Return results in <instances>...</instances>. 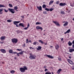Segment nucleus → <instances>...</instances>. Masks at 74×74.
Segmentation results:
<instances>
[{
    "label": "nucleus",
    "instance_id": "obj_14",
    "mask_svg": "<svg viewBox=\"0 0 74 74\" xmlns=\"http://www.w3.org/2000/svg\"><path fill=\"white\" fill-rule=\"evenodd\" d=\"M37 8L39 11H42V8L41 6H40L39 7L37 6Z\"/></svg>",
    "mask_w": 74,
    "mask_h": 74
},
{
    "label": "nucleus",
    "instance_id": "obj_50",
    "mask_svg": "<svg viewBox=\"0 0 74 74\" xmlns=\"http://www.w3.org/2000/svg\"><path fill=\"white\" fill-rule=\"evenodd\" d=\"M17 55L18 56H19V53H17Z\"/></svg>",
    "mask_w": 74,
    "mask_h": 74
},
{
    "label": "nucleus",
    "instance_id": "obj_44",
    "mask_svg": "<svg viewBox=\"0 0 74 74\" xmlns=\"http://www.w3.org/2000/svg\"><path fill=\"white\" fill-rule=\"evenodd\" d=\"M17 50L18 51H22V49H17Z\"/></svg>",
    "mask_w": 74,
    "mask_h": 74
},
{
    "label": "nucleus",
    "instance_id": "obj_15",
    "mask_svg": "<svg viewBox=\"0 0 74 74\" xmlns=\"http://www.w3.org/2000/svg\"><path fill=\"white\" fill-rule=\"evenodd\" d=\"M59 48V46L57 45L55 46V48L56 49H58Z\"/></svg>",
    "mask_w": 74,
    "mask_h": 74
},
{
    "label": "nucleus",
    "instance_id": "obj_48",
    "mask_svg": "<svg viewBox=\"0 0 74 74\" xmlns=\"http://www.w3.org/2000/svg\"><path fill=\"white\" fill-rule=\"evenodd\" d=\"M17 53L16 52H13V53H14V54H16V53Z\"/></svg>",
    "mask_w": 74,
    "mask_h": 74
},
{
    "label": "nucleus",
    "instance_id": "obj_55",
    "mask_svg": "<svg viewBox=\"0 0 74 74\" xmlns=\"http://www.w3.org/2000/svg\"><path fill=\"white\" fill-rule=\"evenodd\" d=\"M30 49H32H32H34V48H33V47H30Z\"/></svg>",
    "mask_w": 74,
    "mask_h": 74
},
{
    "label": "nucleus",
    "instance_id": "obj_36",
    "mask_svg": "<svg viewBox=\"0 0 74 74\" xmlns=\"http://www.w3.org/2000/svg\"><path fill=\"white\" fill-rule=\"evenodd\" d=\"M4 10L5 12H8V10H6L5 9H4Z\"/></svg>",
    "mask_w": 74,
    "mask_h": 74
},
{
    "label": "nucleus",
    "instance_id": "obj_13",
    "mask_svg": "<svg viewBox=\"0 0 74 74\" xmlns=\"http://www.w3.org/2000/svg\"><path fill=\"white\" fill-rule=\"evenodd\" d=\"M62 70L61 69H59L57 72V73L58 74H60V71H62Z\"/></svg>",
    "mask_w": 74,
    "mask_h": 74
},
{
    "label": "nucleus",
    "instance_id": "obj_7",
    "mask_svg": "<svg viewBox=\"0 0 74 74\" xmlns=\"http://www.w3.org/2000/svg\"><path fill=\"white\" fill-rule=\"evenodd\" d=\"M67 61L70 64H74V62H73V61L70 59H68L67 60Z\"/></svg>",
    "mask_w": 74,
    "mask_h": 74
},
{
    "label": "nucleus",
    "instance_id": "obj_16",
    "mask_svg": "<svg viewBox=\"0 0 74 74\" xmlns=\"http://www.w3.org/2000/svg\"><path fill=\"white\" fill-rule=\"evenodd\" d=\"M74 51V49H71L69 50V51L70 52H72Z\"/></svg>",
    "mask_w": 74,
    "mask_h": 74
},
{
    "label": "nucleus",
    "instance_id": "obj_49",
    "mask_svg": "<svg viewBox=\"0 0 74 74\" xmlns=\"http://www.w3.org/2000/svg\"><path fill=\"white\" fill-rule=\"evenodd\" d=\"M23 47H25V44H24L23 45Z\"/></svg>",
    "mask_w": 74,
    "mask_h": 74
},
{
    "label": "nucleus",
    "instance_id": "obj_56",
    "mask_svg": "<svg viewBox=\"0 0 74 74\" xmlns=\"http://www.w3.org/2000/svg\"><path fill=\"white\" fill-rule=\"evenodd\" d=\"M0 43L1 44H3V42H1Z\"/></svg>",
    "mask_w": 74,
    "mask_h": 74
},
{
    "label": "nucleus",
    "instance_id": "obj_54",
    "mask_svg": "<svg viewBox=\"0 0 74 74\" xmlns=\"http://www.w3.org/2000/svg\"><path fill=\"white\" fill-rule=\"evenodd\" d=\"M21 18H24V16H21Z\"/></svg>",
    "mask_w": 74,
    "mask_h": 74
},
{
    "label": "nucleus",
    "instance_id": "obj_27",
    "mask_svg": "<svg viewBox=\"0 0 74 74\" xmlns=\"http://www.w3.org/2000/svg\"><path fill=\"white\" fill-rule=\"evenodd\" d=\"M53 1H50L49 3V5H51V4H52V3H53Z\"/></svg>",
    "mask_w": 74,
    "mask_h": 74
},
{
    "label": "nucleus",
    "instance_id": "obj_33",
    "mask_svg": "<svg viewBox=\"0 0 74 74\" xmlns=\"http://www.w3.org/2000/svg\"><path fill=\"white\" fill-rule=\"evenodd\" d=\"M61 14H65V13L64 12V11H61Z\"/></svg>",
    "mask_w": 74,
    "mask_h": 74
},
{
    "label": "nucleus",
    "instance_id": "obj_23",
    "mask_svg": "<svg viewBox=\"0 0 74 74\" xmlns=\"http://www.w3.org/2000/svg\"><path fill=\"white\" fill-rule=\"evenodd\" d=\"M3 8L0 9V14H3V12H1L3 11Z\"/></svg>",
    "mask_w": 74,
    "mask_h": 74
},
{
    "label": "nucleus",
    "instance_id": "obj_34",
    "mask_svg": "<svg viewBox=\"0 0 74 74\" xmlns=\"http://www.w3.org/2000/svg\"><path fill=\"white\" fill-rule=\"evenodd\" d=\"M45 10H46V11H49V9H48V8H45Z\"/></svg>",
    "mask_w": 74,
    "mask_h": 74
},
{
    "label": "nucleus",
    "instance_id": "obj_41",
    "mask_svg": "<svg viewBox=\"0 0 74 74\" xmlns=\"http://www.w3.org/2000/svg\"><path fill=\"white\" fill-rule=\"evenodd\" d=\"M71 7H74V3H73L71 5Z\"/></svg>",
    "mask_w": 74,
    "mask_h": 74
},
{
    "label": "nucleus",
    "instance_id": "obj_2",
    "mask_svg": "<svg viewBox=\"0 0 74 74\" xmlns=\"http://www.w3.org/2000/svg\"><path fill=\"white\" fill-rule=\"evenodd\" d=\"M26 70H27V68L26 66H24L23 68L21 67L20 68V70L21 73L25 72V71Z\"/></svg>",
    "mask_w": 74,
    "mask_h": 74
},
{
    "label": "nucleus",
    "instance_id": "obj_58",
    "mask_svg": "<svg viewBox=\"0 0 74 74\" xmlns=\"http://www.w3.org/2000/svg\"><path fill=\"white\" fill-rule=\"evenodd\" d=\"M45 45H47V43H45Z\"/></svg>",
    "mask_w": 74,
    "mask_h": 74
},
{
    "label": "nucleus",
    "instance_id": "obj_25",
    "mask_svg": "<svg viewBox=\"0 0 74 74\" xmlns=\"http://www.w3.org/2000/svg\"><path fill=\"white\" fill-rule=\"evenodd\" d=\"M13 52V51H12V49H10L9 51V53H13V52Z\"/></svg>",
    "mask_w": 74,
    "mask_h": 74
},
{
    "label": "nucleus",
    "instance_id": "obj_45",
    "mask_svg": "<svg viewBox=\"0 0 74 74\" xmlns=\"http://www.w3.org/2000/svg\"><path fill=\"white\" fill-rule=\"evenodd\" d=\"M72 70H74V65H73L72 67Z\"/></svg>",
    "mask_w": 74,
    "mask_h": 74
},
{
    "label": "nucleus",
    "instance_id": "obj_10",
    "mask_svg": "<svg viewBox=\"0 0 74 74\" xmlns=\"http://www.w3.org/2000/svg\"><path fill=\"white\" fill-rule=\"evenodd\" d=\"M65 5H66V4L65 3H60L59 5L60 6H64Z\"/></svg>",
    "mask_w": 74,
    "mask_h": 74
},
{
    "label": "nucleus",
    "instance_id": "obj_30",
    "mask_svg": "<svg viewBox=\"0 0 74 74\" xmlns=\"http://www.w3.org/2000/svg\"><path fill=\"white\" fill-rule=\"evenodd\" d=\"M9 6L10 8H12V7H13L12 6V4H9Z\"/></svg>",
    "mask_w": 74,
    "mask_h": 74
},
{
    "label": "nucleus",
    "instance_id": "obj_51",
    "mask_svg": "<svg viewBox=\"0 0 74 74\" xmlns=\"http://www.w3.org/2000/svg\"><path fill=\"white\" fill-rule=\"evenodd\" d=\"M48 71V69H45V71L46 72V71Z\"/></svg>",
    "mask_w": 74,
    "mask_h": 74
},
{
    "label": "nucleus",
    "instance_id": "obj_4",
    "mask_svg": "<svg viewBox=\"0 0 74 74\" xmlns=\"http://www.w3.org/2000/svg\"><path fill=\"white\" fill-rule=\"evenodd\" d=\"M11 40L13 43H16L18 42V39L16 38H13Z\"/></svg>",
    "mask_w": 74,
    "mask_h": 74
},
{
    "label": "nucleus",
    "instance_id": "obj_42",
    "mask_svg": "<svg viewBox=\"0 0 74 74\" xmlns=\"http://www.w3.org/2000/svg\"><path fill=\"white\" fill-rule=\"evenodd\" d=\"M58 59L59 60V61H61L62 60V59L59 58H58Z\"/></svg>",
    "mask_w": 74,
    "mask_h": 74
},
{
    "label": "nucleus",
    "instance_id": "obj_26",
    "mask_svg": "<svg viewBox=\"0 0 74 74\" xmlns=\"http://www.w3.org/2000/svg\"><path fill=\"white\" fill-rule=\"evenodd\" d=\"M15 71L14 70H12L10 71V73H11V74H14V73H15Z\"/></svg>",
    "mask_w": 74,
    "mask_h": 74
},
{
    "label": "nucleus",
    "instance_id": "obj_59",
    "mask_svg": "<svg viewBox=\"0 0 74 74\" xmlns=\"http://www.w3.org/2000/svg\"><path fill=\"white\" fill-rule=\"evenodd\" d=\"M69 59H71V56L69 57Z\"/></svg>",
    "mask_w": 74,
    "mask_h": 74
},
{
    "label": "nucleus",
    "instance_id": "obj_37",
    "mask_svg": "<svg viewBox=\"0 0 74 74\" xmlns=\"http://www.w3.org/2000/svg\"><path fill=\"white\" fill-rule=\"evenodd\" d=\"M37 43H38V42H34V43H33V44H34V45H36V44H37Z\"/></svg>",
    "mask_w": 74,
    "mask_h": 74
},
{
    "label": "nucleus",
    "instance_id": "obj_43",
    "mask_svg": "<svg viewBox=\"0 0 74 74\" xmlns=\"http://www.w3.org/2000/svg\"><path fill=\"white\" fill-rule=\"evenodd\" d=\"M29 42V40H28V39H27L26 43H28Z\"/></svg>",
    "mask_w": 74,
    "mask_h": 74
},
{
    "label": "nucleus",
    "instance_id": "obj_29",
    "mask_svg": "<svg viewBox=\"0 0 74 74\" xmlns=\"http://www.w3.org/2000/svg\"><path fill=\"white\" fill-rule=\"evenodd\" d=\"M42 7V8H46V5L43 4Z\"/></svg>",
    "mask_w": 74,
    "mask_h": 74
},
{
    "label": "nucleus",
    "instance_id": "obj_35",
    "mask_svg": "<svg viewBox=\"0 0 74 74\" xmlns=\"http://www.w3.org/2000/svg\"><path fill=\"white\" fill-rule=\"evenodd\" d=\"M53 10V8H51L49 9V11H52V10Z\"/></svg>",
    "mask_w": 74,
    "mask_h": 74
},
{
    "label": "nucleus",
    "instance_id": "obj_28",
    "mask_svg": "<svg viewBox=\"0 0 74 74\" xmlns=\"http://www.w3.org/2000/svg\"><path fill=\"white\" fill-rule=\"evenodd\" d=\"M3 7H5V6L3 5L0 4V8H2Z\"/></svg>",
    "mask_w": 74,
    "mask_h": 74
},
{
    "label": "nucleus",
    "instance_id": "obj_9",
    "mask_svg": "<svg viewBox=\"0 0 74 74\" xmlns=\"http://www.w3.org/2000/svg\"><path fill=\"white\" fill-rule=\"evenodd\" d=\"M36 28L37 30L40 29V30H42V27H40L39 26H36Z\"/></svg>",
    "mask_w": 74,
    "mask_h": 74
},
{
    "label": "nucleus",
    "instance_id": "obj_62",
    "mask_svg": "<svg viewBox=\"0 0 74 74\" xmlns=\"http://www.w3.org/2000/svg\"><path fill=\"white\" fill-rule=\"evenodd\" d=\"M50 47H51V48H52V47H53V46H50Z\"/></svg>",
    "mask_w": 74,
    "mask_h": 74
},
{
    "label": "nucleus",
    "instance_id": "obj_20",
    "mask_svg": "<svg viewBox=\"0 0 74 74\" xmlns=\"http://www.w3.org/2000/svg\"><path fill=\"white\" fill-rule=\"evenodd\" d=\"M68 25V22L66 21L65 22V23L64 24L63 26H66L67 25Z\"/></svg>",
    "mask_w": 74,
    "mask_h": 74
},
{
    "label": "nucleus",
    "instance_id": "obj_21",
    "mask_svg": "<svg viewBox=\"0 0 74 74\" xmlns=\"http://www.w3.org/2000/svg\"><path fill=\"white\" fill-rule=\"evenodd\" d=\"M68 44L69 46H71L72 45V43L70 42V41H69L68 42Z\"/></svg>",
    "mask_w": 74,
    "mask_h": 74
},
{
    "label": "nucleus",
    "instance_id": "obj_22",
    "mask_svg": "<svg viewBox=\"0 0 74 74\" xmlns=\"http://www.w3.org/2000/svg\"><path fill=\"white\" fill-rule=\"evenodd\" d=\"M19 26H22V27H24V25L23 23H20L19 24Z\"/></svg>",
    "mask_w": 74,
    "mask_h": 74
},
{
    "label": "nucleus",
    "instance_id": "obj_8",
    "mask_svg": "<svg viewBox=\"0 0 74 74\" xmlns=\"http://www.w3.org/2000/svg\"><path fill=\"white\" fill-rule=\"evenodd\" d=\"M0 51L2 52V53H6V51H5V49H1L0 50Z\"/></svg>",
    "mask_w": 74,
    "mask_h": 74
},
{
    "label": "nucleus",
    "instance_id": "obj_47",
    "mask_svg": "<svg viewBox=\"0 0 74 74\" xmlns=\"http://www.w3.org/2000/svg\"><path fill=\"white\" fill-rule=\"evenodd\" d=\"M43 68H44V69H47V66H44Z\"/></svg>",
    "mask_w": 74,
    "mask_h": 74
},
{
    "label": "nucleus",
    "instance_id": "obj_39",
    "mask_svg": "<svg viewBox=\"0 0 74 74\" xmlns=\"http://www.w3.org/2000/svg\"><path fill=\"white\" fill-rule=\"evenodd\" d=\"M44 14H47V11H44L43 12Z\"/></svg>",
    "mask_w": 74,
    "mask_h": 74
},
{
    "label": "nucleus",
    "instance_id": "obj_1",
    "mask_svg": "<svg viewBox=\"0 0 74 74\" xmlns=\"http://www.w3.org/2000/svg\"><path fill=\"white\" fill-rule=\"evenodd\" d=\"M17 9H18V7L17 6H15L14 8V9L12 8H9L8 10L12 14H14L15 13L14 10H16Z\"/></svg>",
    "mask_w": 74,
    "mask_h": 74
},
{
    "label": "nucleus",
    "instance_id": "obj_11",
    "mask_svg": "<svg viewBox=\"0 0 74 74\" xmlns=\"http://www.w3.org/2000/svg\"><path fill=\"white\" fill-rule=\"evenodd\" d=\"M46 56L49 58H50V59H53V56H51L50 55H46Z\"/></svg>",
    "mask_w": 74,
    "mask_h": 74
},
{
    "label": "nucleus",
    "instance_id": "obj_18",
    "mask_svg": "<svg viewBox=\"0 0 74 74\" xmlns=\"http://www.w3.org/2000/svg\"><path fill=\"white\" fill-rule=\"evenodd\" d=\"M38 51H39L40 49H41V46H38V48L37 49Z\"/></svg>",
    "mask_w": 74,
    "mask_h": 74
},
{
    "label": "nucleus",
    "instance_id": "obj_17",
    "mask_svg": "<svg viewBox=\"0 0 74 74\" xmlns=\"http://www.w3.org/2000/svg\"><path fill=\"white\" fill-rule=\"evenodd\" d=\"M5 38V36H2L1 38V41H2V40H4Z\"/></svg>",
    "mask_w": 74,
    "mask_h": 74
},
{
    "label": "nucleus",
    "instance_id": "obj_53",
    "mask_svg": "<svg viewBox=\"0 0 74 74\" xmlns=\"http://www.w3.org/2000/svg\"><path fill=\"white\" fill-rule=\"evenodd\" d=\"M72 44H74V40H73V41L72 42Z\"/></svg>",
    "mask_w": 74,
    "mask_h": 74
},
{
    "label": "nucleus",
    "instance_id": "obj_32",
    "mask_svg": "<svg viewBox=\"0 0 74 74\" xmlns=\"http://www.w3.org/2000/svg\"><path fill=\"white\" fill-rule=\"evenodd\" d=\"M36 25H41V23H39L38 22H37L36 23Z\"/></svg>",
    "mask_w": 74,
    "mask_h": 74
},
{
    "label": "nucleus",
    "instance_id": "obj_52",
    "mask_svg": "<svg viewBox=\"0 0 74 74\" xmlns=\"http://www.w3.org/2000/svg\"><path fill=\"white\" fill-rule=\"evenodd\" d=\"M72 48H74V44H73V45H72Z\"/></svg>",
    "mask_w": 74,
    "mask_h": 74
},
{
    "label": "nucleus",
    "instance_id": "obj_63",
    "mask_svg": "<svg viewBox=\"0 0 74 74\" xmlns=\"http://www.w3.org/2000/svg\"><path fill=\"white\" fill-rule=\"evenodd\" d=\"M72 20H73V21H74V18H73Z\"/></svg>",
    "mask_w": 74,
    "mask_h": 74
},
{
    "label": "nucleus",
    "instance_id": "obj_38",
    "mask_svg": "<svg viewBox=\"0 0 74 74\" xmlns=\"http://www.w3.org/2000/svg\"><path fill=\"white\" fill-rule=\"evenodd\" d=\"M7 21L8 22H12V21L10 20H8Z\"/></svg>",
    "mask_w": 74,
    "mask_h": 74
},
{
    "label": "nucleus",
    "instance_id": "obj_57",
    "mask_svg": "<svg viewBox=\"0 0 74 74\" xmlns=\"http://www.w3.org/2000/svg\"><path fill=\"white\" fill-rule=\"evenodd\" d=\"M28 42H32V41L30 40H29Z\"/></svg>",
    "mask_w": 74,
    "mask_h": 74
},
{
    "label": "nucleus",
    "instance_id": "obj_6",
    "mask_svg": "<svg viewBox=\"0 0 74 74\" xmlns=\"http://www.w3.org/2000/svg\"><path fill=\"white\" fill-rule=\"evenodd\" d=\"M19 22H20V21H14L13 22V23L14 24V25H16V27H19V26L18 25V24H17V23H19Z\"/></svg>",
    "mask_w": 74,
    "mask_h": 74
},
{
    "label": "nucleus",
    "instance_id": "obj_61",
    "mask_svg": "<svg viewBox=\"0 0 74 74\" xmlns=\"http://www.w3.org/2000/svg\"><path fill=\"white\" fill-rule=\"evenodd\" d=\"M14 59H15V60H16V57H14Z\"/></svg>",
    "mask_w": 74,
    "mask_h": 74
},
{
    "label": "nucleus",
    "instance_id": "obj_3",
    "mask_svg": "<svg viewBox=\"0 0 74 74\" xmlns=\"http://www.w3.org/2000/svg\"><path fill=\"white\" fill-rule=\"evenodd\" d=\"M29 55L30 56L29 58H30V59H31V60H32V59H36V56L34 55H33L32 54V53L30 54Z\"/></svg>",
    "mask_w": 74,
    "mask_h": 74
},
{
    "label": "nucleus",
    "instance_id": "obj_19",
    "mask_svg": "<svg viewBox=\"0 0 74 74\" xmlns=\"http://www.w3.org/2000/svg\"><path fill=\"white\" fill-rule=\"evenodd\" d=\"M70 32V29H68L66 32L64 33V34H66V33H69Z\"/></svg>",
    "mask_w": 74,
    "mask_h": 74
},
{
    "label": "nucleus",
    "instance_id": "obj_12",
    "mask_svg": "<svg viewBox=\"0 0 74 74\" xmlns=\"http://www.w3.org/2000/svg\"><path fill=\"white\" fill-rule=\"evenodd\" d=\"M29 27H30V24H29V23H28V24L27 25V27H25L24 28V29L25 30H27V29H28V28H29Z\"/></svg>",
    "mask_w": 74,
    "mask_h": 74
},
{
    "label": "nucleus",
    "instance_id": "obj_64",
    "mask_svg": "<svg viewBox=\"0 0 74 74\" xmlns=\"http://www.w3.org/2000/svg\"><path fill=\"white\" fill-rule=\"evenodd\" d=\"M51 73H52V74H53V72H52Z\"/></svg>",
    "mask_w": 74,
    "mask_h": 74
},
{
    "label": "nucleus",
    "instance_id": "obj_60",
    "mask_svg": "<svg viewBox=\"0 0 74 74\" xmlns=\"http://www.w3.org/2000/svg\"><path fill=\"white\" fill-rule=\"evenodd\" d=\"M61 41H63V38H62L61 39Z\"/></svg>",
    "mask_w": 74,
    "mask_h": 74
},
{
    "label": "nucleus",
    "instance_id": "obj_24",
    "mask_svg": "<svg viewBox=\"0 0 74 74\" xmlns=\"http://www.w3.org/2000/svg\"><path fill=\"white\" fill-rule=\"evenodd\" d=\"M38 41L39 42H40V43H41L42 44H44V42L42 41V40H39Z\"/></svg>",
    "mask_w": 74,
    "mask_h": 74
},
{
    "label": "nucleus",
    "instance_id": "obj_5",
    "mask_svg": "<svg viewBox=\"0 0 74 74\" xmlns=\"http://www.w3.org/2000/svg\"><path fill=\"white\" fill-rule=\"evenodd\" d=\"M53 23L56 25V26H60V24L57 21H53Z\"/></svg>",
    "mask_w": 74,
    "mask_h": 74
},
{
    "label": "nucleus",
    "instance_id": "obj_31",
    "mask_svg": "<svg viewBox=\"0 0 74 74\" xmlns=\"http://www.w3.org/2000/svg\"><path fill=\"white\" fill-rule=\"evenodd\" d=\"M24 51H22L21 52L19 53V54H20V55H22L23 54V52Z\"/></svg>",
    "mask_w": 74,
    "mask_h": 74
},
{
    "label": "nucleus",
    "instance_id": "obj_40",
    "mask_svg": "<svg viewBox=\"0 0 74 74\" xmlns=\"http://www.w3.org/2000/svg\"><path fill=\"white\" fill-rule=\"evenodd\" d=\"M59 1H57L56 3V4H59Z\"/></svg>",
    "mask_w": 74,
    "mask_h": 74
},
{
    "label": "nucleus",
    "instance_id": "obj_46",
    "mask_svg": "<svg viewBox=\"0 0 74 74\" xmlns=\"http://www.w3.org/2000/svg\"><path fill=\"white\" fill-rule=\"evenodd\" d=\"M16 32L17 33H20V31L19 30H18L16 31Z\"/></svg>",
    "mask_w": 74,
    "mask_h": 74
}]
</instances>
